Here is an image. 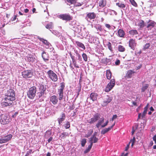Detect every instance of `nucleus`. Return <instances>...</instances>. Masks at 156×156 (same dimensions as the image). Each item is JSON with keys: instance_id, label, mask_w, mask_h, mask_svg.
<instances>
[{"instance_id": "obj_1", "label": "nucleus", "mask_w": 156, "mask_h": 156, "mask_svg": "<svg viewBox=\"0 0 156 156\" xmlns=\"http://www.w3.org/2000/svg\"><path fill=\"white\" fill-rule=\"evenodd\" d=\"M15 99V94L14 90L10 89L8 90L4 98V101L2 103V106L4 107L10 106L13 103V101Z\"/></svg>"}, {"instance_id": "obj_2", "label": "nucleus", "mask_w": 156, "mask_h": 156, "mask_svg": "<svg viewBox=\"0 0 156 156\" xmlns=\"http://www.w3.org/2000/svg\"><path fill=\"white\" fill-rule=\"evenodd\" d=\"M11 121L10 117L6 114H2L1 116L0 122L2 124L5 125L8 124Z\"/></svg>"}, {"instance_id": "obj_3", "label": "nucleus", "mask_w": 156, "mask_h": 156, "mask_svg": "<svg viewBox=\"0 0 156 156\" xmlns=\"http://www.w3.org/2000/svg\"><path fill=\"white\" fill-rule=\"evenodd\" d=\"M36 92V87L33 86L30 88L27 93L28 97L31 99L33 98L35 95Z\"/></svg>"}, {"instance_id": "obj_4", "label": "nucleus", "mask_w": 156, "mask_h": 156, "mask_svg": "<svg viewBox=\"0 0 156 156\" xmlns=\"http://www.w3.org/2000/svg\"><path fill=\"white\" fill-rule=\"evenodd\" d=\"M115 83V79H112L105 88V91L107 92H108L110 91L114 86Z\"/></svg>"}, {"instance_id": "obj_5", "label": "nucleus", "mask_w": 156, "mask_h": 156, "mask_svg": "<svg viewBox=\"0 0 156 156\" xmlns=\"http://www.w3.org/2000/svg\"><path fill=\"white\" fill-rule=\"evenodd\" d=\"M46 87L44 85H40L38 86L37 94L39 98L44 95L46 91Z\"/></svg>"}, {"instance_id": "obj_6", "label": "nucleus", "mask_w": 156, "mask_h": 156, "mask_svg": "<svg viewBox=\"0 0 156 156\" xmlns=\"http://www.w3.org/2000/svg\"><path fill=\"white\" fill-rule=\"evenodd\" d=\"M60 88L58 89V94L59 95V99L61 100L63 98V90L65 87V83L64 82H62L60 83Z\"/></svg>"}, {"instance_id": "obj_7", "label": "nucleus", "mask_w": 156, "mask_h": 156, "mask_svg": "<svg viewBox=\"0 0 156 156\" xmlns=\"http://www.w3.org/2000/svg\"><path fill=\"white\" fill-rule=\"evenodd\" d=\"M100 115V114L98 113L95 114L93 117L87 121L90 124L94 123L99 119Z\"/></svg>"}, {"instance_id": "obj_8", "label": "nucleus", "mask_w": 156, "mask_h": 156, "mask_svg": "<svg viewBox=\"0 0 156 156\" xmlns=\"http://www.w3.org/2000/svg\"><path fill=\"white\" fill-rule=\"evenodd\" d=\"M60 18L63 20L69 21L72 19L73 17L69 14H61L59 15Z\"/></svg>"}, {"instance_id": "obj_9", "label": "nucleus", "mask_w": 156, "mask_h": 156, "mask_svg": "<svg viewBox=\"0 0 156 156\" xmlns=\"http://www.w3.org/2000/svg\"><path fill=\"white\" fill-rule=\"evenodd\" d=\"M22 73L23 78H30L33 76L30 70L25 71L22 72Z\"/></svg>"}, {"instance_id": "obj_10", "label": "nucleus", "mask_w": 156, "mask_h": 156, "mask_svg": "<svg viewBox=\"0 0 156 156\" xmlns=\"http://www.w3.org/2000/svg\"><path fill=\"white\" fill-rule=\"evenodd\" d=\"M147 28L148 30H151L153 27L156 25V23L151 20H149L147 22Z\"/></svg>"}, {"instance_id": "obj_11", "label": "nucleus", "mask_w": 156, "mask_h": 156, "mask_svg": "<svg viewBox=\"0 0 156 156\" xmlns=\"http://www.w3.org/2000/svg\"><path fill=\"white\" fill-rule=\"evenodd\" d=\"M96 17V14L94 12L88 13L86 16L85 17V19L88 21H89V20H91L94 19Z\"/></svg>"}, {"instance_id": "obj_12", "label": "nucleus", "mask_w": 156, "mask_h": 156, "mask_svg": "<svg viewBox=\"0 0 156 156\" xmlns=\"http://www.w3.org/2000/svg\"><path fill=\"white\" fill-rule=\"evenodd\" d=\"M38 38L40 40V41L42 42L43 43L46 45V46L45 47V48H49V47L51 46V44L49 42H48L47 40L43 38H41L39 37H38Z\"/></svg>"}, {"instance_id": "obj_13", "label": "nucleus", "mask_w": 156, "mask_h": 156, "mask_svg": "<svg viewBox=\"0 0 156 156\" xmlns=\"http://www.w3.org/2000/svg\"><path fill=\"white\" fill-rule=\"evenodd\" d=\"M112 100V99L111 97H110L109 96L107 95L106 96L103 101L102 105L103 106H105L108 103L110 102Z\"/></svg>"}, {"instance_id": "obj_14", "label": "nucleus", "mask_w": 156, "mask_h": 156, "mask_svg": "<svg viewBox=\"0 0 156 156\" xmlns=\"http://www.w3.org/2000/svg\"><path fill=\"white\" fill-rule=\"evenodd\" d=\"M129 47L133 50H134L136 44L135 40L133 39H131L129 41Z\"/></svg>"}, {"instance_id": "obj_15", "label": "nucleus", "mask_w": 156, "mask_h": 156, "mask_svg": "<svg viewBox=\"0 0 156 156\" xmlns=\"http://www.w3.org/2000/svg\"><path fill=\"white\" fill-rule=\"evenodd\" d=\"M41 56L44 62L48 61L49 56L47 52L43 51L41 53Z\"/></svg>"}, {"instance_id": "obj_16", "label": "nucleus", "mask_w": 156, "mask_h": 156, "mask_svg": "<svg viewBox=\"0 0 156 156\" xmlns=\"http://www.w3.org/2000/svg\"><path fill=\"white\" fill-rule=\"evenodd\" d=\"M26 60L29 62H33L35 60V58L33 55H29L25 58Z\"/></svg>"}, {"instance_id": "obj_17", "label": "nucleus", "mask_w": 156, "mask_h": 156, "mask_svg": "<svg viewBox=\"0 0 156 156\" xmlns=\"http://www.w3.org/2000/svg\"><path fill=\"white\" fill-rule=\"evenodd\" d=\"M66 117V115L65 113L62 112L60 117L58 118V121L59 125H60L61 123L65 120Z\"/></svg>"}, {"instance_id": "obj_18", "label": "nucleus", "mask_w": 156, "mask_h": 156, "mask_svg": "<svg viewBox=\"0 0 156 156\" xmlns=\"http://www.w3.org/2000/svg\"><path fill=\"white\" fill-rule=\"evenodd\" d=\"M50 101L54 105L56 104L58 101V98L55 95H53L51 96L50 98Z\"/></svg>"}, {"instance_id": "obj_19", "label": "nucleus", "mask_w": 156, "mask_h": 156, "mask_svg": "<svg viewBox=\"0 0 156 156\" xmlns=\"http://www.w3.org/2000/svg\"><path fill=\"white\" fill-rule=\"evenodd\" d=\"M47 74L49 78H57L56 74L51 70H49Z\"/></svg>"}, {"instance_id": "obj_20", "label": "nucleus", "mask_w": 156, "mask_h": 156, "mask_svg": "<svg viewBox=\"0 0 156 156\" xmlns=\"http://www.w3.org/2000/svg\"><path fill=\"white\" fill-rule=\"evenodd\" d=\"M98 96V94L97 93L92 92L90 94V97L93 101H94L97 99Z\"/></svg>"}, {"instance_id": "obj_21", "label": "nucleus", "mask_w": 156, "mask_h": 156, "mask_svg": "<svg viewBox=\"0 0 156 156\" xmlns=\"http://www.w3.org/2000/svg\"><path fill=\"white\" fill-rule=\"evenodd\" d=\"M98 140V139L96 136H92L90 138L89 142L90 144H93V143H95L97 142Z\"/></svg>"}, {"instance_id": "obj_22", "label": "nucleus", "mask_w": 156, "mask_h": 156, "mask_svg": "<svg viewBox=\"0 0 156 156\" xmlns=\"http://www.w3.org/2000/svg\"><path fill=\"white\" fill-rule=\"evenodd\" d=\"M106 5V0H100L99 2V5L101 7L103 8Z\"/></svg>"}, {"instance_id": "obj_23", "label": "nucleus", "mask_w": 156, "mask_h": 156, "mask_svg": "<svg viewBox=\"0 0 156 156\" xmlns=\"http://www.w3.org/2000/svg\"><path fill=\"white\" fill-rule=\"evenodd\" d=\"M104 122V118L103 117L101 118L100 119L98 123L96 124V126L97 128H99L101 124Z\"/></svg>"}, {"instance_id": "obj_24", "label": "nucleus", "mask_w": 156, "mask_h": 156, "mask_svg": "<svg viewBox=\"0 0 156 156\" xmlns=\"http://www.w3.org/2000/svg\"><path fill=\"white\" fill-rule=\"evenodd\" d=\"M119 36L121 37H124L125 33L123 30L120 29L118 31Z\"/></svg>"}, {"instance_id": "obj_25", "label": "nucleus", "mask_w": 156, "mask_h": 156, "mask_svg": "<svg viewBox=\"0 0 156 156\" xmlns=\"http://www.w3.org/2000/svg\"><path fill=\"white\" fill-rule=\"evenodd\" d=\"M112 128V127H109L107 128H105L102 130L101 132V134H104L105 133L108 132Z\"/></svg>"}, {"instance_id": "obj_26", "label": "nucleus", "mask_w": 156, "mask_h": 156, "mask_svg": "<svg viewBox=\"0 0 156 156\" xmlns=\"http://www.w3.org/2000/svg\"><path fill=\"white\" fill-rule=\"evenodd\" d=\"M52 33L55 35L59 37H60L61 38L62 37V41L64 37L63 36L62 37V34L61 33H58L57 31H54L52 32Z\"/></svg>"}, {"instance_id": "obj_27", "label": "nucleus", "mask_w": 156, "mask_h": 156, "mask_svg": "<svg viewBox=\"0 0 156 156\" xmlns=\"http://www.w3.org/2000/svg\"><path fill=\"white\" fill-rule=\"evenodd\" d=\"M129 33L132 36L138 34L137 31L135 30H132L129 31Z\"/></svg>"}, {"instance_id": "obj_28", "label": "nucleus", "mask_w": 156, "mask_h": 156, "mask_svg": "<svg viewBox=\"0 0 156 156\" xmlns=\"http://www.w3.org/2000/svg\"><path fill=\"white\" fill-rule=\"evenodd\" d=\"M98 10L99 12H104L105 15H106L108 12V9L106 7L105 8L103 9H99Z\"/></svg>"}, {"instance_id": "obj_29", "label": "nucleus", "mask_w": 156, "mask_h": 156, "mask_svg": "<svg viewBox=\"0 0 156 156\" xmlns=\"http://www.w3.org/2000/svg\"><path fill=\"white\" fill-rule=\"evenodd\" d=\"M51 134V130H48L45 133L44 136L45 138H47L49 137Z\"/></svg>"}, {"instance_id": "obj_30", "label": "nucleus", "mask_w": 156, "mask_h": 156, "mask_svg": "<svg viewBox=\"0 0 156 156\" xmlns=\"http://www.w3.org/2000/svg\"><path fill=\"white\" fill-rule=\"evenodd\" d=\"M57 55L55 51L52 52L51 54V59L53 60L56 59L57 58Z\"/></svg>"}, {"instance_id": "obj_31", "label": "nucleus", "mask_w": 156, "mask_h": 156, "mask_svg": "<svg viewBox=\"0 0 156 156\" xmlns=\"http://www.w3.org/2000/svg\"><path fill=\"white\" fill-rule=\"evenodd\" d=\"M76 43L78 46L81 48L84 49H85V48L84 45L82 43L78 41H76Z\"/></svg>"}, {"instance_id": "obj_32", "label": "nucleus", "mask_w": 156, "mask_h": 156, "mask_svg": "<svg viewBox=\"0 0 156 156\" xmlns=\"http://www.w3.org/2000/svg\"><path fill=\"white\" fill-rule=\"evenodd\" d=\"M12 136L11 134H9L5 136L3 138L5 139L6 142L10 140L12 138Z\"/></svg>"}, {"instance_id": "obj_33", "label": "nucleus", "mask_w": 156, "mask_h": 156, "mask_svg": "<svg viewBox=\"0 0 156 156\" xmlns=\"http://www.w3.org/2000/svg\"><path fill=\"white\" fill-rule=\"evenodd\" d=\"M92 145H93L92 144V143L90 144L88 146L87 148L84 151V153L86 154L88 152L90 151Z\"/></svg>"}, {"instance_id": "obj_34", "label": "nucleus", "mask_w": 156, "mask_h": 156, "mask_svg": "<svg viewBox=\"0 0 156 156\" xmlns=\"http://www.w3.org/2000/svg\"><path fill=\"white\" fill-rule=\"evenodd\" d=\"M118 50L120 52H124L125 50L124 47L122 45H119L118 47Z\"/></svg>"}, {"instance_id": "obj_35", "label": "nucleus", "mask_w": 156, "mask_h": 156, "mask_svg": "<svg viewBox=\"0 0 156 156\" xmlns=\"http://www.w3.org/2000/svg\"><path fill=\"white\" fill-rule=\"evenodd\" d=\"M134 73V72L133 71L131 70H129L128 71L127 74L128 76L129 77H131V76L133 75Z\"/></svg>"}, {"instance_id": "obj_36", "label": "nucleus", "mask_w": 156, "mask_h": 156, "mask_svg": "<svg viewBox=\"0 0 156 156\" xmlns=\"http://www.w3.org/2000/svg\"><path fill=\"white\" fill-rule=\"evenodd\" d=\"M108 12H109L111 15H117V12L114 10L108 9Z\"/></svg>"}, {"instance_id": "obj_37", "label": "nucleus", "mask_w": 156, "mask_h": 156, "mask_svg": "<svg viewBox=\"0 0 156 156\" xmlns=\"http://www.w3.org/2000/svg\"><path fill=\"white\" fill-rule=\"evenodd\" d=\"M62 133L61 135L60 136V137L62 139H64L65 137H66V136H69L68 133Z\"/></svg>"}, {"instance_id": "obj_38", "label": "nucleus", "mask_w": 156, "mask_h": 156, "mask_svg": "<svg viewBox=\"0 0 156 156\" xmlns=\"http://www.w3.org/2000/svg\"><path fill=\"white\" fill-rule=\"evenodd\" d=\"M112 74L110 71L109 70H108L106 72V77L107 78H111Z\"/></svg>"}, {"instance_id": "obj_39", "label": "nucleus", "mask_w": 156, "mask_h": 156, "mask_svg": "<svg viewBox=\"0 0 156 156\" xmlns=\"http://www.w3.org/2000/svg\"><path fill=\"white\" fill-rule=\"evenodd\" d=\"M149 85L148 84H145L144 86H143L141 88L142 92H144L148 87Z\"/></svg>"}, {"instance_id": "obj_40", "label": "nucleus", "mask_w": 156, "mask_h": 156, "mask_svg": "<svg viewBox=\"0 0 156 156\" xmlns=\"http://www.w3.org/2000/svg\"><path fill=\"white\" fill-rule=\"evenodd\" d=\"M116 5L117 6L122 8H124L125 7V5L122 3H116Z\"/></svg>"}, {"instance_id": "obj_41", "label": "nucleus", "mask_w": 156, "mask_h": 156, "mask_svg": "<svg viewBox=\"0 0 156 156\" xmlns=\"http://www.w3.org/2000/svg\"><path fill=\"white\" fill-rule=\"evenodd\" d=\"M107 46L109 49L111 51H112L113 50L112 47V44L110 42H108L107 44Z\"/></svg>"}, {"instance_id": "obj_42", "label": "nucleus", "mask_w": 156, "mask_h": 156, "mask_svg": "<svg viewBox=\"0 0 156 156\" xmlns=\"http://www.w3.org/2000/svg\"><path fill=\"white\" fill-rule=\"evenodd\" d=\"M46 28L47 29H52L53 28V25L52 23H50L47 24L46 26Z\"/></svg>"}, {"instance_id": "obj_43", "label": "nucleus", "mask_w": 156, "mask_h": 156, "mask_svg": "<svg viewBox=\"0 0 156 156\" xmlns=\"http://www.w3.org/2000/svg\"><path fill=\"white\" fill-rule=\"evenodd\" d=\"M95 27L96 28V29L97 30H99V31H101L102 30L101 26L100 25H97L95 26Z\"/></svg>"}, {"instance_id": "obj_44", "label": "nucleus", "mask_w": 156, "mask_h": 156, "mask_svg": "<svg viewBox=\"0 0 156 156\" xmlns=\"http://www.w3.org/2000/svg\"><path fill=\"white\" fill-rule=\"evenodd\" d=\"M82 56L85 62L87 61V55L85 53H83Z\"/></svg>"}, {"instance_id": "obj_45", "label": "nucleus", "mask_w": 156, "mask_h": 156, "mask_svg": "<svg viewBox=\"0 0 156 156\" xmlns=\"http://www.w3.org/2000/svg\"><path fill=\"white\" fill-rule=\"evenodd\" d=\"M130 2L132 5L135 7H137V5L134 0H129Z\"/></svg>"}, {"instance_id": "obj_46", "label": "nucleus", "mask_w": 156, "mask_h": 156, "mask_svg": "<svg viewBox=\"0 0 156 156\" xmlns=\"http://www.w3.org/2000/svg\"><path fill=\"white\" fill-rule=\"evenodd\" d=\"M86 139H83L81 140V145L82 147H84L86 143Z\"/></svg>"}, {"instance_id": "obj_47", "label": "nucleus", "mask_w": 156, "mask_h": 156, "mask_svg": "<svg viewBox=\"0 0 156 156\" xmlns=\"http://www.w3.org/2000/svg\"><path fill=\"white\" fill-rule=\"evenodd\" d=\"M150 46V44L149 43H147L144 46L143 49L145 50L146 49L148 48Z\"/></svg>"}, {"instance_id": "obj_48", "label": "nucleus", "mask_w": 156, "mask_h": 156, "mask_svg": "<svg viewBox=\"0 0 156 156\" xmlns=\"http://www.w3.org/2000/svg\"><path fill=\"white\" fill-rule=\"evenodd\" d=\"M93 132V131L92 130L91 132H88V133L85 135V137L87 138L88 137L91 136Z\"/></svg>"}, {"instance_id": "obj_49", "label": "nucleus", "mask_w": 156, "mask_h": 156, "mask_svg": "<svg viewBox=\"0 0 156 156\" xmlns=\"http://www.w3.org/2000/svg\"><path fill=\"white\" fill-rule=\"evenodd\" d=\"M70 127V124L69 122H67L65 124V127L66 129H67Z\"/></svg>"}, {"instance_id": "obj_50", "label": "nucleus", "mask_w": 156, "mask_h": 156, "mask_svg": "<svg viewBox=\"0 0 156 156\" xmlns=\"http://www.w3.org/2000/svg\"><path fill=\"white\" fill-rule=\"evenodd\" d=\"M73 63L74 66L76 68H79V66L77 64L76 62V60L72 61Z\"/></svg>"}, {"instance_id": "obj_51", "label": "nucleus", "mask_w": 156, "mask_h": 156, "mask_svg": "<svg viewBox=\"0 0 156 156\" xmlns=\"http://www.w3.org/2000/svg\"><path fill=\"white\" fill-rule=\"evenodd\" d=\"M135 138L134 137L132 139H131L130 142V143L131 142L132 143L131 144V146L132 147L134 145V143L135 141Z\"/></svg>"}, {"instance_id": "obj_52", "label": "nucleus", "mask_w": 156, "mask_h": 156, "mask_svg": "<svg viewBox=\"0 0 156 156\" xmlns=\"http://www.w3.org/2000/svg\"><path fill=\"white\" fill-rule=\"evenodd\" d=\"M90 37V38L89 39V41L90 42L92 43L94 39V36H91V37Z\"/></svg>"}, {"instance_id": "obj_53", "label": "nucleus", "mask_w": 156, "mask_h": 156, "mask_svg": "<svg viewBox=\"0 0 156 156\" xmlns=\"http://www.w3.org/2000/svg\"><path fill=\"white\" fill-rule=\"evenodd\" d=\"M140 25L141 27H143L144 26H145V25H144V22L143 20H142L141 21V22L140 23Z\"/></svg>"}, {"instance_id": "obj_54", "label": "nucleus", "mask_w": 156, "mask_h": 156, "mask_svg": "<svg viewBox=\"0 0 156 156\" xmlns=\"http://www.w3.org/2000/svg\"><path fill=\"white\" fill-rule=\"evenodd\" d=\"M6 143V142L4 138L0 139V144H2Z\"/></svg>"}, {"instance_id": "obj_55", "label": "nucleus", "mask_w": 156, "mask_h": 156, "mask_svg": "<svg viewBox=\"0 0 156 156\" xmlns=\"http://www.w3.org/2000/svg\"><path fill=\"white\" fill-rule=\"evenodd\" d=\"M76 56L78 57V59L80 61H81L82 60V58L81 57V56L78 53H76Z\"/></svg>"}, {"instance_id": "obj_56", "label": "nucleus", "mask_w": 156, "mask_h": 156, "mask_svg": "<svg viewBox=\"0 0 156 156\" xmlns=\"http://www.w3.org/2000/svg\"><path fill=\"white\" fill-rule=\"evenodd\" d=\"M120 61L119 59H117L115 62V65L116 66L119 65L120 64Z\"/></svg>"}, {"instance_id": "obj_57", "label": "nucleus", "mask_w": 156, "mask_h": 156, "mask_svg": "<svg viewBox=\"0 0 156 156\" xmlns=\"http://www.w3.org/2000/svg\"><path fill=\"white\" fill-rule=\"evenodd\" d=\"M48 49H50V51L51 52V53L55 51L54 48L52 47L51 45V46L49 47Z\"/></svg>"}, {"instance_id": "obj_58", "label": "nucleus", "mask_w": 156, "mask_h": 156, "mask_svg": "<svg viewBox=\"0 0 156 156\" xmlns=\"http://www.w3.org/2000/svg\"><path fill=\"white\" fill-rule=\"evenodd\" d=\"M34 152V151L32 152V150L30 149L29 150V151H27V154L26 155H27V156H28V155H29V154H31L32 153H33Z\"/></svg>"}, {"instance_id": "obj_59", "label": "nucleus", "mask_w": 156, "mask_h": 156, "mask_svg": "<svg viewBox=\"0 0 156 156\" xmlns=\"http://www.w3.org/2000/svg\"><path fill=\"white\" fill-rule=\"evenodd\" d=\"M67 1L71 4H73L76 2L75 0H67Z\"/></svg>"}, {"instance_id": "obj_60", "label": "nucleus", "mask_w": 156, "mask_h": 156, "mask_svg": "<svg viewBox=\"0 0 156 156\" xmlns=\"http://www.w3.org/2000/svg\"><path fill=\"white\" fill-rule=\"evenodd\" d=\"M108 123V120H107L105 123L103 125H101V126L102 128L105 127V126H106L107 125Z\"/></svg>"}, {"instance_id": "obj_61", "label": "nucleus", "mask_w": 156, "mask_h": 156, "mask_svg": "<svg viewBox=\"0 0 156 156\" xmlns=\"http://www.w3.org/2000/svg\"><path fill=\"white\" fill-rule=\"evenodd\" d=\"M148 104H147V105L144 107V111L147 112L148 108Z\"/></svg>"}, {"instance_id": "obj_62", "label": "nucleus", "mask_w": 156, "mask_h": 156, "mask_svg": "<svg viewBox=\"0 0 156 156\" xmlns=\"http://www.w3.org/2000/svg\"><path fill=\"white\" fill-rule=\"evenodd\" d=\"M106 61L107 62V63L108 64V65H109L111 63V60L110 59L107 58Z\"/></svg>"}, {"instance_id": "obj_63", "label": "nucleus", "mask_w": 156, "mask_h": 156, "mask_svg": "<svg viewBox=\"0 0 156 156\" xmlns=\"http://www.w3.org/2000/svg\"><path fill=\"white\" fill-rule=\"evenodd\" d=\"M117 117V116L116 115H113L112 118V120L113 121L114 119H116Z\"/></svg>"}, {"instance_id": "obj_64", "label": "nucleus", "mask_w": 156, "mask_h": 156, "mask_svg": "<svg viewBox=\"0 0 156 156\" xmlns=\"http://www.w3.org/2000/svg\"><path fill=\"white\" fill-rule=\"evenodd\" d=\"M147 112L143 111L142 114H141L142 115V118H144L146 115Z\"/></svg>"}]
</instances>
